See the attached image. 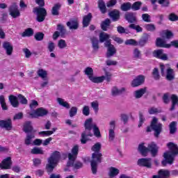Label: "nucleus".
Here are the masks:
<instances>
[{
    "label": "nucleus",
    "mask_w": 178,
    "mask_h": 178,
    "mask_svg": "<svg viewBox=\"0 0 178 178\" xmlns=\"http://www.w3.org/2000/svg\"><path fill=\"white\" fill-rule=\"evenodd\" d=\"M85 130L82 132L81 135V144H87L88 138L87 137L96 136L97 138H101L102 135L101 134V131L96 124H92V118H88L85 121L84 123ZM93 130V134L91 131Z\"/></svg>",
    "instance_id": "1"
},
{
    "label": "nucleus",
    "mask_w": 178,
    "mask_h": 178,
    "mask_svg": "<svg viewBox=\"0 0 178 178\" xmlns=\"http://www.w3.org/2000/svg\"><path fill=\"white\" fill-rule=\"evenodd\" d=\"M167 147L169 149L168 152L164 153V159L161 161V166L165 168L168 165H173L175 162V158L178 155V145L175 143L169 142L167 144Z\"/></svg>",
    "instance_id": "2"
},
{
    "label": "nucleus",
    "mask_w": 178,
    "mask_h": 178,
    "mask_svg": "<svg viewBox=\"0 0 178 178\" xmlns=\"http://www.w3.org/2000/svg\"><path fill=\"white\" fill-rule=\"evenodd\" d=\"M102 145L99 143H95L91 148L94 153L92 154V159L90 161V166L92 173L97 175L98 170V165L102 162V153L101 151Z\"/></svg>",
    "instance_id": "3"
},
{
    "label": "nucleus",
    "mask_w": 178,
    "mask_h": 178,
    "mask_svg": "<svg viewBox=\"0 0 178 178\" xmlns=\"http://www.w3.org/2000/svg\"><path fill=\"white\" fill-rule=\"evenodd\" d=\"M138 151L142 156H148V152H149L152 158H155L159 152V147L155 142L149 143L147 147H145V143H142L138 145Z\"/></svg>",
    "instance_id": "4"
},
{
    "label": "nucleus",
    "mask_w": 178,
    "mask_h": 178,
    "mask_svg": "<svg viewBox=\"0 0 178 178\" xmlns=\"http://www.w3.org/2000/svg\"><path fill=\"white\" fill-rule=\"evenodd\" d=\"M60 152L54 151L48 159V163L46 165V170L48 175H51L54 172L56 166H58L59 161H60Z\"/></svg>",
    "instance_id": "5"
},
{
    "label": "nucleus",
    "mask_w": 178,
    "mask_h": 178,
    "mask_svg": "<svg viewBox=\"0 0 178 178\" xmlns=\"http://www.w3.org/2000/svg\"><path fill=\"white\" fill-rule=\"evenodd\" d=\"M152 130L154 131V137H156V138H158L159 134L162 133V124H158V118H156V117L153 118L150 126L147 127L146 131L150 133Z\"/></svg>",
    "instance_id": "6"
},
{
    "label": "nucleus",
    "mask_w": 178,
    "mask_h": 178,
    "mask_svg": "<svg viewBox=\"0 0 178 178\" xmlns=\"http://www.w3.org/2000/svg\"><path fill=\"white\" fill-rule=\"evenodd\" d=\"M33 13L36 15V20L38 23H42L48 15L47 9L44 7H35L33 8Z\"/></svg>",
    "instance_id": "7"
},
{
    "label": "nucleus",
    "mask_w": 178,
    "mask_h": 178,
    "mask_svg": "<svg viewBox=\"0 0 178 178\" xmlns=\"http://www.w3.org/2000/svg\"><path fill=\"white\" fill-rule=\"evenodd\" d=\"M48 115V111L42 107L38 108L32 113H29V118L37 119Z\"/></svg>",
    "instance_id": "8"
},
{
    "label": "nucleus",
    "mask_w": 178,
    "mask_h": 178,
    "mask_svg": "<svg viewBox=\"0 0 178 178\" xmlns=\"http://www.w3.org/2000/svg\"><path fill=\"white\" fill-rule=\"evenodd\" d=\"M72 153L68 154L69 165H73L76 159H77V155H79V145H75L72 150Z\"/></svg>",
    "instance_id": "9"
},
{
    "label": "nucleus",
    "mask_w": 178,
    "mask_h": 178,
    "mask_svg": "<svg viewBox=\"0 0 178 178\" xmlns=\"http://www.w3.org/2000/svg\"><path fill=\"white\" fill-rule=\"evenodd\" d=\"M8 12L10 16H11L13 19H17V17H20V10H19V6L16 3H13L9 6Z\"/></svg>",
    "instance_id": "10"
},
{
    "label": "nucleus",
    "mask_w": 178,
    "mask_h": 178,
    "mask_svg": "<svg viewBox=\"0 0 178 178\" xmlns=\"http://www.w3.org/2000/svg\"><path fill=\"white\" fill-rule=\"evenodd\" d=\"M13 164V161H12V157L8 156L6 159H3L0 163V169H1V170L12 169Z\"/></svg>",
    "instance_id": "11"
},
{
    "label": "nucleus",
    "mask_w": 178,
    "mask_h": 178,
    "mask_svg": "<svg viewBox=\"0 0 178 178\" xmlns=\"http://www.w3.org/2000/svg\"><path fill=\"white\" fill-rule=\"evenodd\" d=\"M57 30L53 34V40H58V38L60 35L62 38L65 37V35L66 34V28H65V26H63L61 24H58L57 25Z\"/></svg>",
    "instance_id": "12"
},
{
    "label": "nucleus",
    "mask_w": 178,
    "mask_h": 178,
    "mask_svg": "<svg viewBox=\"0 0 178 178\" xmlns=\"http://www.w3.org/2000/svg\"><path fill=\"white\" fill-rule=\"evenodd\" d=\"M152 55L154 58H156V59H160L161 60H168L169 59L168 54H165L163 49H162L154 50L152 52Z\"/></svg>",
    "instance_id": "13"
},
{
    "label": "nucleus",
    "mask_w": 178,
    "mask_h": 178,
    "mask_svg": "<svg viewBox=\"0 0 178 178\" xmlns=\"http://www.w3.org/2000/svg\"><path fill=\"white\" fill-rule=\"evenodd\" d=\"M151 161H152V158L139 159L138 160L137 165L138 166H141L142 168H147V169H151V168H152Z\"/></svg>",
    "instance_id": "14"
},
{
    "label": "nucleus",
    "mask_w": 178,
    "mask_h": 178,
    "mask_svg": "<svg viewBox=\"0 0 178 178\" xmlns=\"http://www.w3.org/2000/svg\"><path fill=\"white\" fill-rule=\"evenodd\" d=\"M145 82V76L144 75H138L131 83V86L133 88L140 87L143 86Z\"/></svg>",
    "instance_id": "15"
},
{
    "label": "nucleus",
    "mask_w": 178,
    "mask_h": 178,
    "mask_svg": "<svg viewBox=\"0 0 178 178\" xmlns=\"http://www.w3.org/2000/svg\"><path fill=\"white\" fill-rule=\"evenodd\" d=\"M0 128L5 129L8 131L13 129L12 125V119L8 118L7 120H0Z\"/></svg>",
    "instance_id": "16"
},
{
    "label": "nucleus",
    "mask_w": 178,
    "mask_h": 178,
    "mask_svg": "<svg viewBox=\"0 0 178 178\" xmlns=\"http://www.w3.org/2000/svg\"><path fill=\"white\" fill-rule=\"evenodd\" d=\"M110 128L108 129V140L109 141H113L115 140V129L116 127V122L112 120L109 123Z\"/></svg>",
    "instance_id": "17"
},
{
    "label": "nucleus",
    "mask_w": 178,
    "mask_h": 178,
    "mask_svg": "<svg viewBox=\"0 0 178 178\" xmlns=\"http://www.w3.org/2000/svg\"><path fill=\"white\" fill-rule=\"evenodd\" d=\"M2 47L6 51V54L8 55V56H10V55L13 54V44H12V43L7 41L3 42Z\"/></svg>",
    "instance_id": "18"
},
{
    "label": "nucleus",
    "mask_w": 178,
    "mask_h": 178,
    "mask_svg": "<svg viewBox=\"0 0 178 178\" xmlns=\"http://www.w3.org/2000/svg\"><path fill=\"white\" fill-rule=\"evenodd\" d=\"M66 24L70 30H77L79 29V19L77 18H72Z\"/></svg>",
    "instance_id": "19"
},
{
    "label": "nucleus",
    "mask_w": 178,
    "mask_h": 178,
    "mask_svg": "<svg viewBox=\"0 0 178 178\" xmlns=\"http://www.w3.org/2000/svg\"><path fill=\"white\" fill-rule=\"evenodd\" d=\"M23 131L26 134H30L31 133L35 134V130H34V127L31 125V121H27L24 124Z\"/></svg>",
    "instance_id": "20"
},
{
    "label": "nucleus",
    "mask_w": 178,
    "mask_h": 178,
    "mask_svg": "<svg viewBox=\"0 0 178 178\" xmlns=\"http://www.w3.org/2000/svg\"><path fill=\"white\" fill-rule=\"evenodd\" d=\"M108 16L113 22H118V20H120V11L114 9L108 13Z\"/></svg>",
    "instance_id": "21"
},
{
    "label": "nucleus",
    "mask_w": 178,
    "mask_h": 178,
    "mask_svg": "<svg viewBox=\"0 0 178 178\" xmlns=\"http://www.w3.org/2000/svg\"><path fill=\"white\" fill-rule=\"evenodd\" d=\"M124 19L128 23H131V24H133V23H137V17L134 13L130 12L125 13Z\"/></svg>",
    "instance_id": "22"
},
{
    "label": "nucleus",
    "mask_w": 178,
    "mask_h": 178,
    "mask_svg": "<svg viewBox=\"0 0 178 178\" xmlns=\"http://www.w3.org/2000/svg\"><path fill=\"white\" fill-rule=\"evenodd\" d=\"M156 47L158 48H170V44H167L163 39L157 38L156 40Z\"/></svg>",
    "instance_id": "23"
},
{
    "label": "nucleus",
    "mask_w": 178,
    "mask_h": 178,
    "mask_svg": "<svg viewBox=\"0 0 178 178\" xmlns=\"http://www.w3.org/2000/svg\"><path fill=\"white\" fill-rule=\"evenodd\" d=\"M8 99L10 101V105H12L13 108H19V105H20V104L19 103V99L17 97L13 95H10L8 97Z\"/></svg>",
    "instance_id": "24"
},
{
    "label": "nucleus",
    "mask_w": 178,
    "mask_h": 178,
    "mask_svg": "<svg viewBox=\"0 0 178 178\" xmlns=\"http://www.w3.org/2000/svg\"><path fill=\"white\" fill-rule=\"evenodd\" d=\"M60 8H62V4L60 3H56L54 5V6L51 8V15L52 16H59L60 10Z\"/></svg>",
    "instance_id": "25"
},
{
    "label": "nucleus",
    "mask_w": 178,
    "mask_h": 178,
    "mask_svg": "<svg viewBox=\"0 0 178 178\" xmlns=\"http://www.w3.org/2000/svg\"><path fill=\"white\" fill-rule=\"evenodd\" d=\"M92 19V14L89 13L87 15H85L83 18V27H88L90 26V23H91V20Z\"/></svg>",
    "instance_id": "26"
},
{
    "label": "nucleus",
    "mask_w": 178,
    "mask_h": 178,
    "mask_svg": "<svg viewBox=\"0 0 178 178\" xmlns=\"http://www.w3.org/2000/svg\"><path fill=\"white\" fill-rule=\"evenodd\" d=\"M166 80L168 81H172V80H175V70L173 69L168 67L166 70Z\"/></svg>",
    "instance_id": "27"
},
{
    "label": "nucleus",
    "mask_w": 178,
    "mask_h": 178,
    "mask_svg": "<svg viewBox=\"0 0 178 178\" xmlns=\"http://www.w3.org/2000/svg\"><path fill=\"white\" fill-rule=\"evenodd\" d=\"M126 91L125 88H122L121 89L118 88L116 86H113L111 90V94L113 97H116V95H120V94H123Z\"/></svg>",
    "instance_id": "28"
},
{
    "label": "nucleus",
    "mask_w": 178,
    "mask_h": 178,
    "mask_svg": "<svg viewBox=\"0 0 178 178\" xmlns=\"http://www.w3.org/2000/svg\"><path fill=\"white\" fill-rule=\"evenodd\" d=\"M33 138H35V134L32 132L31 134H27L26 136L24 139V144L25 145H30L33 141Z\"/></svg>",
    "instance_id": "29"
},
{
    "label": "nucleus",
    "mask_w": 178,
    "mask_h": 178,
    "mask_svg": "<svg viewBox=\"0 0 178 178\" xmlns=\"http://www.w3.org/2000/svg\"><path fill=\"white\" fill-rule=\"evenodd\" d=\"M98 8L102 15H105V13L108 12V9L106 8V6L105 5V1H104V0L98 1Z\"/></svg>",
    "instance_id": "30"
},
{
    "label": "nucleus",
    "mask_w": 178,
    "mask_h": 178,
    "mask_svg": "<svg viewBox=\"0 0 178 178\" xmlns=\"http://www.w3.org/2000/svg\"><path fill=\"white\" fill-rule=\"evenodd\" d=\"M158 175L160 178L170 177V171L169 170L161 169L158 171Z\"/></svg>",
    "instance_id": "31"
},
{
    "label": "nucleus",
    "mask_w": 178,
    "mask_h": 178,
    "mask_svg": "<svg viewBox=\"0 0 178 178\" xmlns=\"http://www.w3.org/2000/svg\"><path fill=\"white\" fill-rule=\"evenodd\" d=\"M111 23H112L111 19L109 18H106L105 21H103L101 23L100 26H101L102 30H103V31H108V27L111 26Z\"/></svg>",
    "instance_id": "32"
},
{
    "label": "nucleus",
    "mask_w": 178,
    "mask_h": 178,
    "mask_svg": "<svg viewBox=\"0 0 178 178\" xmlns=\"http://www.w3.org/2000/svg\"><path fill=\"white\" fill-rule=\"evenodd\" d=\"M91 43L92 49L95 51H98L99 49V40H98V38L95 37H92L91 39Z\"/></svg>",
    "instance_id": "33"
},
{
    "label": "nucleus",
    "mask_w": 178,
    "mask_h": 178,
    "mask_svg": "<svg viewBox=\"0 0 178 178\" xmlns=\"http://www.w3.org/2000/svg\"><path fill=\"white\" fill-rule=\"evenodd\" d=\"M170 134H175L177 131V122L176 121H172L169 125Z\"/></svg>",
    "instance_id": "34"
},
{
    "label": "nucleus",
    "mask_w": 178,
    "mask_h": 178,
    "mask_svg": "<svg viewBox=\"0 0 178 178\" xmlns=\"http://www.w3.org/2000/svg\"><path fill=\"white\" fill-rule=\"evenodd\" d=\"M31 154L33 155H44V150L42 147H35L31 150Z\"/></svg>",
    "instance_id": "35"
},
{
    "label": "nucleus",
    "mask_w": 178,
    "mask_h": 178,
    "mask_svg": "<svg viewBox=\"0 0 178 178\" xmlns=\"http://www.w3.org/2000/svg\"><path fill=\"white\" fill-rule=\"evenodd\" d=\"M38 76L39 77H41L42 80H46V79H48V72L43 69H39L37 72Z\"/></svg>",
    "instance_id": "36"
},
{
    "label": "nucleus",
    "mask_w": 178,
    "mask_h": 178,
    "mask_svg": "<svg viewBox=\"0 0 178 178\" xmlns=\"http://www.w3.org/2000/svg\"><path fill=\"white\" fill-rule=\"evenodd\" d=\"M119 169L115 168V167H111L109 168V172H108V176L110 177H115L119 175Z\"/></svg>",
    "instance_id": "37"
},
{
    "label": "nucleus",
    "mask_w": 178,
    "mask_h": 178,
    "mask_svg": "<svg viewBox=\"0 0 178 178\" xmlns=\"http://www.w3.org/2000/svg\"><path fill=\"white\" fill-rule=\"evenodd\" d=\"M116 48H115V46H111V47L107 48V52L106 54V58H111V56H113L115 54H116Z\"/></svg>",
    "instance_id": "38"
},
{
    "label": "nucleus",
    "mask_w": 178,
    "mask_h": 178,
    "mask_svg": "<svg viewBox=\"0 0 178 178\" xmlns=\"http://www.w3.org/2000/svg\"><path fill=\"white\" fill-rule=\"evenodd\" d=\"M90 81L92 83H95L97 84L99 83H104V81L105 80V76H92V78L90 79Z\"/></svg>",
    "instance_id": "39"
},
{
    "label": "nucleus",
    "mask_w": 178,
    "mask_h": 178,
    "mask_svg": "<svg viewBox=\"0 0 178 178\" xmlns=\"http://www.w3.org/2000/svg\"><path fill=\"white\" fill-rule=\"evenodd\" d=\"M84 73L88 76L89 80L94 76V70L91 67H87L84 70Z\"/></svg>",
    "instance_id": "40"
},
{
    "label": "nucleus",
    "mask_w": 178,
    "mask_h": 178,
    "mask_svg": "<svg viewBox=\"0 0 178 178\" xmlns=\"http://www.w3.org/2000/svg\"><path fill=\"white\" fill-rule=\"evenodd\" d=\"M57 102L60 106H63V108H66V109H70V104H69L67 102H65V99L58 97L57 98Z\"/></svg>",
    "instance_id": "41"
},
{
    "label": "nucleus",
    "mask_w": 178,
    "mask_h": 178,
    "mask_svg": "<svg viewBox=\"0 0 178 178\" xmlns=\"http://www.w3.org/2000/svg\"><path fill=\"white\" fill-rule=\"evenodd\" d=\"M34 35V30L31 28L26 29L22 33V37H31Z\"/></svg>",
    "instance_id": "42"
},
{
    "label": "nucleus",
    "mask_w": 178,
    "mask_h": 178,
    "mask_svg": "<svg viewBox=\"0 0 178 178\" xmlns=\"http://www.w3.org/2000/svg\"><path fill=\"white\" fill-rule=\"evenodd\" d=\"M120 9L122 10V12H127L130 10V9H131V3L127 2L122 3L120 6Z\"/></svg>",
    "instance_id": "43"
},
{
    "label": "nucleus",
    "mask_w": 178,
    "mask_h": 178,
    "mask_svg": "<svg viewBox=\"0 0 178 178\" xmlns=\"http://www.w3.org/2000/svg\"><path fill=\"white\" fill-rule=\"evenodd\" d=\"M145 92H147V88H140L135 92V97L136 98H141Z\"/></svg>",
    "instance_id": "44"
},
{
    "label": "nucleus",
    "mask_w": 178,
    "mask_h": 178,
    "mask_svg": "<svg viewBox=\"0 0 178 178\" xmlns=\"http://www.w3.org/2000/svg\"><path fill=\"white\" fill-rule=\"evenodd\" d=\"M99 38L100 42H105V41L109 40V35L106 33L102 32L99 33Z\"/></svg>",
    "instance_id": "45"
},
{
    "label": "nucleus",
    "mask_w": 178,
    "mask_h": 178,
    "mask_svg": "<svg viewBox=\"0 0 178 178\" xmlns=\"http://www.w3.org/2000/svg\"><path fill=\"white\" fill-rule=\"evenodd\" d=\"M18 101L22 104V105H27L29 104V100L22 94L17 95Z\"/></svg>",
    "instance_id": "46"
},
{
    "label": "nucleus",
    "mask_w": 178,
    "mask_h": 178,
    "mask_svg": "<svg viewBox=\"0 0 178 178\" xmlns=\"http://www.w3.org/2000/svg\"><path fill=\"white\" fill-rule=\"evenodd\" d=\"M0 105H1V108L3 111H8V106L6 105V102H5V96H0Z\"/></svg>",
    "instance_id": "47"
},
{
    "label": "nucleus",
    "mask_w": 178,
    "mask_h": 178,
    "mask_svg": "<svg viewBox=\"0 0 178 178\" xmlns=\"http://www.w3.org/2000/svg\"><path fill=\"white\" fill-rule=\"evenodd\" d=\"M143 3L141 1H136L132 5L131 4V9L132 10H140Z\"/></svg>",
    "instance_id": "48"
},
{
    "label": "nucleus",
    "mask_w": 178,
    "mask_h": 178,
    "mask_svg": "<svg viewBox=\"0 0 178 178\" xmlns=\"http://www.w3.org/2000/svg\"><path fill=\"white\" fill-rule=\"evenodd\" d=\"M129 28L132 30H136V33H143V29L140 25H136L134 24H131L129 25Z\"/></svg>",
    "instance_id": "49"
},
{
    "label": "nucleus",
    "mask_w": 178,
    "mask_h": 178,
    "mask_svg": "<svg viewBox=\"0 0 178 178\" xmlns=\"http://www.w3.org/2000/svg\"><path fill=\"white\" fill-rule=\"evenodd\" d=\"M45 35L42 32H38L35 34L34 38L36 41H42Z\"/></svg>",
    "instance_id": "50"
},
{
    "label": "nucleus",
    "mask_w": 178,
    "mask_h": 178,
    "mask_svg": "<svg viewBox=\"0 0 178 178\" xmlns=\"http://www.w3.org/2000/svg\"><path fill=\"white\" fill-rule=\"evenodd\" d=\"M125 45H132L134 47H137L138 45V42L134 39H128L125 41Z\"/></svg>",
    "instance_id": "51"
},
{
    "label": "nucleus",
    "mask_w": 178,
    "mask_h": 178,
    "mask_svg": "<svg viewBox=\"0 0 178 178\" xmlns=\"http://www.w3.org/2000/svg\"><path fill=\"white\" fill-rule=\"evenodd\" d=\"M145 29L147 31H155L156 30V27L154 24H147L145 25Z\"/></svg>",
    "instance_id": "52"
},
{
    "label": "nucleus",
    "mask_w": 178,
    "mask_h": 178,
    "mask_svg": "<svg viewBox=\"0 0 178 178\" xmlns=\"http://www.w3.org/2000/svg\"><path fill=\"white\" fill-rule=\"evenodd\" d=\"M39 136L42 137H49V136H52L54 134V131H42L38 132Z\"/></svg>",
    "instance_id": "53"
},
{
    "label": "nucleus",
    "mask_w": 178,
    "mask_h": 178,
    "mask_svg": "<svg viewBox=\"0 0 178 178\" xmlns=\"http://www.w3.org/2000/svg\"><path fill=\"white\" fill-rule=\"evenodd\" d=\"M152 76L154 80H159L161 79V75H159V70L158 68H154L152 72Z\"/></svg>",
    "instance_id": "54"
},
{
    "label": "nucleus",
    "mask_w": 178,
    "mask_h": 178,
    "mask_svg": "<svg viewBox=\"0 0 178 178\" xmlns=\"http://www.w3.org/2000/svg\"><path fill=\"white\" fill-rule=\"evenodd\" d=\"M58 47L60 49H63V48H66L67 47V44H66V40L63 39H60L58 40Z\"/></svg>",
    "instance_id": "55"
},
{
    "label": "nucleus",
    "mask_w": 178,
    "mask_h": 178,
    "mask_svg": "<svg viewBox=\"0 0 178 178\" xmlns=\"http://www.w3.org/2000/svg\"><path fill=\"white\" fill-rule=\"evenodd\" d=\"M168 20H170V22H178V15L175 13H171L168 15Z\"/></svg>",
    "instance_id": "56"
},
{
    "label": "nucleus",
    "mask_w": 178,
    "mask_h": 178,
    "mask_svg": "<svg viewBox=\"0 0 178 178\" xmlns=\"http://www.w3.org/2000/svg\"><path fill=\"white\" fill-rule=\"evenodd\" d=\"M145 122V118H144V115L141 111H139V124L138 125V127H141L144 122Z\"/></svg>",
    "instance_id": "57"
},
{
    "label": "nucleus",
    "mask_w": 178,
    "mask_h": 178,
    "mask_svg": "<svg viewBox=\"0 0 178 178\" xmlns=\"http://www.w3.org/2000/svg\"><path fill=\"white\" fill-rule=\"evenodd\" d=\"M158 3L159 5H161L163 8H168L169 5H170V0H159Z\"/></svg>",
    "instance_id": "58"
},
{
    "label": "nucleus",
    "mask_w": 178,
    "mask_h": 178,
    "mask_svg": "<svg viewBox=\"0 0 178 178\" xmlns=\"http://www.w3.org/2000/svg\"><path fill=\"white\" fill-rule=\"evenodd\" d=\"M134 58L135 59H141V51L138 48L134 49Z\"/></svg>",
    "instance_id": "59"
},
{
    "label": "nucleus",
    "mask_w": 178,
    "mask_h": 178,
    "mask_svg": "<svg viewBox=\"0 0 178 178\" xmlns=\"http://www.w3.org/2000/svg\"><path fill=\"white\" fill-rule=\"evenodd\" d=\"M67 166H73L74 168V169H81V168H83V163L80 162V161H76L74 163V164L73 165H69V161L67 162Z\"/></svg>",
    "instance_id": "60"
},
{
    "label": "nucleus",
    "mask_w": 178,
    "mask_h": 178,
    "mask_svg": "<svg viewBox=\"0 0 178 178\" xmlns=\"http://www.w3.org/2000/svg\"><path fill=\"white\" fill-rule=\"evenodd\" d=\"M162 110L158 109L155 107H152L149 109V115H155V113H161Z\"/></svg>",
    "instance_id": "61"
},
{
    "label": "nucleus",
    "mask_w": 178,
    "mask_h": 178,
    "mask_svg": "<svg viewBox=\"0 0 178 178\" xmlns=\"http://www.w3.org/2000/svg\"><path fill=\"white\" fill-rule=\"evenodd\" d=\"M77 115V107L72 106L70 110V118H73Z\"/></svg>",
    "instance_id": "62"
},
{
    "label": "nucleus",
    "mask_w": 178,
    "mask_h": 178,
    "mask_svg": "<svg viewBox=\"0 0 178 178\" xmlns=\"http://www.w3.org/2000/svg\"><path fill=\"white\" fill-rule=\"evenodd\" d=\"M47 49L49 52H54L55 51V43L54 42H49Z\"/></svg>",
    "instance_id": "63"
},
{
    "label": "nucleus",
    "mask_w": 178,
    "mask_h": 178,
    "mask_svg": "<svg viewBox=\"0 0 178 178\" xmlns=\"http://www.w3.org/2000/svg\"><path fill=\"white\" fill-rule=\"evenodd\" d=\"M169 95H170V94L169 92H166L164 93L163 97H162V99L164 104H169Z\"/></svg>",
    "instance_id": "64"
}]
</instances>
